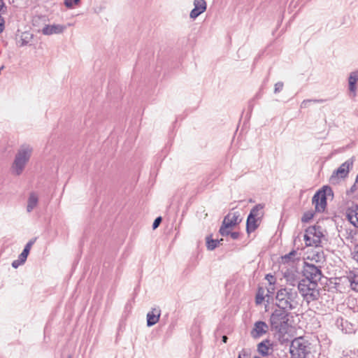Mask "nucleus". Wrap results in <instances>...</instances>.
Segmentation results:
<instances>
[{
	"label": "nucleus",
	"mask_w": 358,
	"mask_h": 358,
	"mask_svg": "<svg viewBox=\"0 0 358 358\" xmlns=\"http://www.w3.org/2000/svg\"><path fill=\"white\" fill-rule=\"evenodd\" d=\"M296 250H292L290 252H289L288 254H286L285 255H284L283 257H282V262L283 263H288L290 261L293 262L294 261V258L295 257V256L296 255Z\"/></svg>",
	"instance_id": "nucleus-29"
},
{
	"label": "nucleus",
	"mask_w": 358,
	"mask_h": 358,
	"mask_svg": "<svg viewBox=\"0 0 358 358\" xmlns=\"http://www.w3.org/2000/svg\"><path fill=\"white\" fill-rule=\"evenodd\" d=\"M298 292L293 288H280L276 292L275 306L280 309L291 311L298 306Z\"/></svg>",
	"instance_id": "nucleus-2"
},
{
	"label": "nucleus",
	"mask_w": 358,
	"mask_h": 358,
	"mask_svg": "<svg viewBox=\"0 0 358 358\" xmlns=\"http://www.w3.org/2000/svg\"><path fill=\"white\" fill-rule=\"evenodd\" d=\"M265 279L268 280L270 285H274L275 283V278L271 274H266Z\"/></svg>",
	"instance_id": "nucleus-37"
},
{
	"label": "nucleus",
	"mask_w": 358,
	"mask_h": 358,
	"mask_svg": "<svg viewBox=\"0 0 358 358\" xmlns=\"http://www.w3.org/2000/svg\"><path fill=\"white\" fill-rule=\"evenodd\" d=\"M264 208V204L259 203L255 205L250 210L248 215H250V218L256 217L259 220L262 218L264 216L263 209Z\"/></svg>",
	"instance_id": "nucleus-21"
},
{
	"label": "nucleus",
	"mask_w": 358,
	"mask_h": 358,
	"mask_svg": "<svg viewBox=\"0 0 358 358\" xmlns=\"http://www.w3.org/2000/svg\"><path fill=\"white\" fill-rule=\"evenodd\" d=\"M38 201V198L37 194L35 192L30 193L27 201V212L30 213L36 206Z\"/></svg>",
	"instance_id": "nucleus-22"
},
{
	"label": "nucleus",
	"mask_w": 358,
	"mask_h": 358,
	"mask_svg": "<svg viewBox=\"0 0 358 358\" xmlns=\"http://www.w3.org/2000/svg\"><path fill=\"white\" fill-rule=\"evenodd\" d=\"M341 358H358V350H345L343 351Z\"/></svg>",
	"instance_id": "nucleus-28"
},
{
	"label": "nucleus",
	"mask_w": 358,
	"mask_h": 358,
	"mask_svg": "<svg viewBox=\"0 0 358 358\" xmlns=\"http://www.w3.org/2000/svg\"><path fill=\"white\" fill-rule=\"evenodd\" d=\"M212 236H208L206 237V247L208 250H215L218 245L220 244V241H223V239L217 240V239H213Z\"/></svg>",
	"instance_id": "nucleus-24"
},
{
	"label": "nucleus",
	"mask_w": 358,
	"mask_h": 358,
	"mask_svg": "<svg viewBox=\"0 0 358 358\" xmlns=\"http://www.w3.org/2000/svg\"><path fill=\"white\" fill-rule=\"evenodd\" d=\"M268 292L273 293V292L270 291L269 289H267Z\"/></svg>",
	"instance_id": "nucleus-44"
},
{
	"label": "nucleus",
	"mask_w": 358,
	"mask_h": 358,
	"mask_svg": "<svg viewBox=\"0 0 358 358\" xmlns=\"http://www.w3.org/2000/svg\"><path fill=\"white\" fill-rule=\"evenodd\" d=\"M324 101V99H306L303 100L301 104V108H306L308 106V103H323Z\"/></svg>",
	"instance_id": "nucleus-33"
},
{
	"label": "nucleus",
	"mask_w": 358,
	"mask_h": 358,
	"mask_svg": "<svg viewBox=\"0 0 358 358\" xmlns=\"http://www.w3.org/2000/svg\"><path fill=\"white\" fill-rule=\"evenodd\" d=\"M229 236H231V238L233 240H236L239 238L240 234H239V232H237V231H233V232L231 231L229 234Z\"/></svg>",
	"instance_id": "nucleus-40"
},
{
	"label": "nucleus",
	"mask_w": 358,
	"mask_h": 358,
	"mask_svg": "<svg viewBox=\"0 0 358 358\" xmlns=\"http://www.w3.org/2000/svg\"><path fill=\"white\" fill-rule=\"evenodd\" d=\"M352 159H348L343 163L336 171H334L331 176V181L334 182L337 178H345L348 176L350 169L352 167Z\"/></svg>",
	"instance_id": "nucleus-8"
},
{
	"label": "nucleus",
	"mask_w": 358,
	"mask_h": 358,
	"mask_svg": "<svg viewBox=\"0 0 358 358\" xmlns=\"http://www.w3.org/2000/svg\"><path fill=\"white\" fill-rule=\"evenodd\" d=\"M227 340H228V337L227 336L224 335L222 337V341L223 343H226L227 342Z\"/></svg>",
	"instance_id": "nucleus-42"
},
{
	"label": "nucleus",
	"mask_w": 358,
	"mask_h": 358,
	"mask_svg": "<svg viewBox=\"0 0 358 358\" xmlns=\"http://www.w3.org/2000/svg\"><path fill=\"white\" fill-rule=\"evenodd\" d=\"M265 298V289L262 287H259L255 296V303L257 305H260Z\"/></svg>",
	"instance_id": "nucleus-26"
},
{
	"label": "nucleus",
	"mask_w": 358,
	"mask_h": 358,
	"mask_svg": "<svg viewBox=\"0 0 358 358\" xmlns=\"http://www.w3.org/2000/svg\"><path fill=\"white\" fill-rule=\"evenodd\" d=\"M290 315L289 311L276 308L270 315L269 324L271 331L274 332L275 336L282 345L289 343V339L287 334L290 327L289 324Z\"/></svg>",
	"instance_id": "nucleus-1"
},
{
	"label": "nucleus",
	"mask_w": 358,
	"mask_h": 358,
	"mask_svg": "<svg viewBox=\"0 0 358 358\" xmlns=\"http://www.w3.org/2000/svg\"><path fill=\"white\" fill-rule=\"evenodd\" d=\"M32 38L33 34L30 31L18 32L16 35V43L20 47L27 45Z\"/></svg>",
	"instance_id": "nucleus-12"
},
{
	"label": "nucleus",
	"mask_w": 358,
	"mask_h": 358,
	"mask_svg": "<svg viewBox=\"0 0 358 358\" xmlns=\"http://www.w3.org/2000/svg\"><path fill=\"white\" fill-rule=\"evenodd\" d=\"M271 346L270 340L266 339L257 345V351L262 356L266 357L270 354L269 350L272 349Z\"/></svg>",
	"instance_id": "nucleus-18"
},
{
	"label": "nucleus",
	"mask_w": 358,
	"mask_h": 358,
	"mask_svg": "<svg viewBox=\"0 0 358 358\" xmlns=\"http://www.w3.org/2000/svg\"><path fill=\"white\" fill-rule=\"evenodd\" d=\"M229 228V227H227V226H225V224H224V223H222V225L220 228V230H219V233L222 236H229V234H230V231L228 229Z\"/></svg>",
	"instance_id": "nucleus-34"
},
{
	"label": "nucleus",
	"mask_w": 358,
	"mask_h": 358,
	"mask_svg": "<svg viewBox=\"0 0 358 358\" xmlns=\"http://www.w3.org/2000/svg\"><path fill=\"white\" fill-rule=\"evenodd\" d=\"M268 325L265 322L257 321L251 331V336L255 338H259L268 332Z\"/></svg>",
	"instance_id": "nucleus-9"
},
{
	"label": "nucleus",
	"mask_w": 358,
	"mask_h": 358,
	"mask_svg": "<svg viewBox=\"0 0 358 358\" xmlns=\"http://www.w3.org/2000/svg\"><path fill=\"white\" fill-rule=\"evenodd\" d=\"M240 214L238 212L228 213L224 218L222 223L225 226L231 227L238 224L241 220L239 219Z\"/></svg>",
	"instance_id": "nucleus-15"
},
{
	"label": "nucleus",
	"mask_w": 358,
	"mask_h": 358,
	"mask_svg": "<svg viewBox=\"0 0 358 358\" xmlns=\"http://www.w3.org/2000/svg\"><path fill=\"white\" fill-rule=\"evenodd\" d=\"M33 149L29 145H23L15 155L11 166V171L15 176H20L24 171L26 164L30 159Z\"/></svg>",
	"instance_id": "nucleus-4"
},
{
	"label": "nucleus",
	"mask_w": 358,
	"mask_h": 358,
	"mask_svg": "<svg viewBox=\"0 0 358 358\" xmlns=\"http://www.w3.org/2000/svg\"><path fill=\"white\" fill-rule=\"evenodd\" d=\"M251 352L250 349H242L241 351L239 352L237 358H250Z\"/></svg>",
	"instance_id": "nucleus-32"
},
{
	"label": "nucleus",
	"mask_w": 358,
	"mask_h": 358,
	"mask_svg": "<svg viewBox=\"0 0 358 358\" xmlns=\"http://www.w3.org/2000/svg\"><path fill=\"white\" fill-rule=\"evenodd\" d=\"M80 3V0H64V3L67 8H74Z\"/></svg>",
	"instance_id": "nucleus-31"
},
{
	"label": "nucleus",
	"mask_w": 358,
	"mask_h": 358,
	"mask_svg": "<svg viewBox=\"0 0 358 358\" xmlns=\"http://www.w3.org/2000/svg\"><path fill=\"white\" fill-rule=\"evenodd\" d=\"M69 358H70V357H69Z\"/></svg>",
	"instance_id": "nucleus-46"
},
{
	"label": "nucleus",
	"mask_w": 358,
	"mask_h": 358,
	"mask_svg": "<svg viewBox=\"0 0 358 358\" xmlns=\"http://www.w3.org/2000/svg\"><path fill=\"white\" fill-rule=\"evenodd\" d=\"M26 261H22L21 259V257L19 255L18 259L14 260L12 262V266L15 268H17L20 265L24 264Z\"/></svg>",
	"instance_id": "nucleus-36"
},
{
	"label": "nucleus",
	"mask_w": 358,
	"mask_h": 358,
	"mask_svg": "<svg viewBox=\"0 0 358 358\" xmlns=\"http://www.w3.org/2000/svg\"><path fill=\"white\" fill-rule=\"evenodd\" d=\"M303 238L306 243V246H318L319 244L316 243V241L306 231Z\"/></svg>",
	"instance_id": "nucleus-27"
},
{
	"label": "nucleus",
	"mask_w": 358,
	"mask_h": 358,
	"mask_svg": "<svg viewBox=\"0 0 358 358\" xmlns=\"http://www.w3.org/2000/svg\"><path fill=\"white\" fill-rule=\"evenodd\" d=\"M162 217H157L154 220V222H153V223H152V229H157V228L159 226L160 223L162 222Z\"/></svg>",
	"instance_id": "nucleus-38"
},
{
	"label": "nucleus",
	"mask_w": 358,
	"mask_h": 358,
	"mask_svg": "<svg viewBox=\"0 0 358 358\" xmlns=\"http://www.w3.org/2000/svg\"><path fill=\"white\" fill-rule=\"evenodd\" d=\"M343 319L341 318V325H342V326H343Z\"/></svg>",
	"instance_id": "nucleus-43"
},
{
	"label": "nucleus",
	"mask_w": 358,
	"mask_h": 358,
	"mask_svg": "<svg viewBox=\"0 0 358 358\" xmlns=\"http://www.w3.org/2000/svg\"><path fill=\"white\" fill-rule=\"evenodd\" d=\"M261 220L253 217L250 218V215L248 216L247 221H246V231L248 234L250 233L255 231L258 227L259 226V223H258L259 221Z\"/></svg>",
	"instance_id": "nucleus-20"
},
{
	"label": "nucleus",
	"mask_w": 358,
	"mask_h": 358,
	"mask_svg": "<svg viewBox=\"0 0 358 358\" xmlns=\"http://www.w3.org/2000/svg\"><path fill=\"white\" fill-rule=\"evenodd\" d=\"M35 240H30L24 246L22 252L20 255L22 261H26L27 256L29 255L31 245L34 244Z\"/></svg>",
	"instance_id": "nucleus-25"
},
{
	"label": "nucleus",
	"mask_w": 358,
	"mask_h": 358,
	"mask_svg": "<svg viewBox=\"0 0 358 358\" xmlns=\"http://www.w3.org/2000/svg\"><path fill=\"white\" fill-rule=\"evenodd\" d=\"M5 29V20L1 15H0V34Z\"/></svg>",
	"instance_id": "nucleus-39"
},
{
	"label": "nucleus",
	"mask_w": 358,
	"mask_h": 358,
	"mask_svg": "<svg viewBox=\"0 0 358 358\" xmlns=\"http://www.w3.org/2000/svg\"><path fill=\"white\" fill-rule=\"evenodd\" d=\"M6 7L3 0H0V15L5 12Z\"/></svg>",
	"instance_id": "nucleus-41"
},
{
	"label": "nucleus",
	"mask_w": 358,
	"mask_h": 358,
	"mask_svg": "<svg viewBox=\"0 0 358 358\" xmlns=\"http://www.w3.org/2000/svg\"><path fill=\"white\" fill-rule=\"evenodd\" d=\"M289 352L292 358H315L316 355L312 343L303 337H298L292 341Z\"/></svg>",
	"instance_id": "nucleus-3"
},
{
	"label": "nucleus",
	"mask_w": 358,
	"mask_h": 358,
	"mask_svg": "<svg viewBox=\"0 0 358 358\" xmlns=\"http://www.w3.org/2000/svg\"><path fill=\"white\" fill-rule=\"evenodd\" d=\"M334 196V192L331 187L325 185L315 192L312 198V203L315 206V212L322 213L327 205V197Z\"/></svg>",
	"instance_id": "nucleus-6"
},
{
	"label": "nucleus",
	"mask_w": 358,
	"mask_h": 358,
	"mask_svg": "<svg viewBox=\"0 0 358 358\" xmlns=\"http://www.w3.org/2000/svg\"><path fill=\"white\" fill-rule=\"evenodd\" d=\"M161 315V310L158 308H152L147 314V326L150 327L157 324Z\"/></svg>",
	"instance_id": "nucleus-11"
},
{
	"label": "nucleus",
	"mask_w": 358,
	"mask_h": 358,
	"mask_svg": "<svg viewBox=\"0 0 358 358\" xmlns=\"http://www.w3.org/2000/svg\"><path fill=\"white\" fill-rule=\"evenodd\" d=\"M337 324L339 325V320H337Z\"/></svg>",
	"instance_id": "nucleus-45"
},
{
	"label": "nucleus",
	"mask_w": 358,
	"mask_h": 358,
	"mask_svg": "<svg viewBox=\"0 0 358 358\" xmlns=\"http://www.w3.org/2000/svg\"><path fill=\"white\" fill-rule=\"evenodd\" d=\"M194 8L190 13L192 18H196L206 9V3L204 0H194Z\"/></svg>",
	"instance_id": "nucleus-14"
},
{
	"label": "nucleus",
	"mask_w": 358,
	"mask_h": 358,
	"mask_svg": "<svg viewBox=\"0 0 358 358\" xmlns=\"http://www.w3.org/2000/svg\"><path fill=\"white\" fill-rule=\"evenodd\" d=\"M350 282L351 288L356 292H358V269L351 271L348 276Z\"/></svg>",
	"instance_id": "nucleus-23"
},
{
	"label": "nucleus",
	"mask_w": 358,
	"mask_h": 358,
	"mask_svg": "<svg viewBox=\"0 0 358 358\" xmlns=\"http://www.w3.org/2000/svg\"><path fill=\"white\" fill-rule=\"evenodd\" d=\"M283 86H284V84L282 82L276 83L275 84V87H274V93L277 94V93L280 92V91H282Z\"/></svg>",
	"instance_id": "nucleus-35"
},
{
	"label": "nucleus",
	"mask_w": 358,
	"mask_h": 358,
	"mask_svg": "<svg viewBox=\"0 0 358 358\" xmlns=\"http://www.w3.org/2000/svg\"><path fill=\"white\" fill-rule=\"evenodd\" d=\"M318 283L313 285V282L308 280H301L298 283V290L308 303L319 299L320 292L317 289Z\"/></svg>",
	"instance_id": "nucleus-5"
},
{
	"label": "nucleus",
	"mask_w": 358,
	"mask_h": 358,
	"mask_svg": "<svg viewBox=\"0 0 358 358\" xmlns=\"http://www.w3.org/2000/svg\"><path fill=\"white\" fill-rule=\"evenodd\" d=\"M306 231L311 235V236L316 241V243L320 245L321 243V238L323 236V234L321 231V227L317 225L310 226L308 227Z\"/></svg>",
	"instance_id": "nucleus-17"
},
{
	"label": "nucleus",
	"mask_w": 358,
	"mask_h": 358,
	"mask_svg": "<svg viewBox=\"0 0 358 358\" xmlns=\"http://www.w3.org/2000/svg\"><path fill=\"white\" fill-rule=\"evenodd\" d=\"M283 277L286 280L287 285L294 287L296 285L298 286L299 283V277L298 274L296 272H293L289 270H287L283 273Z\"/></svg>",
	"instance_id": "nucleus-16"
},
{
	"label": "nucleus",
	"mask_w": 358,
	"mask_h": 358,
	"mask_svg": "<svg viewBox=\"0 0 358 358\" xmlns=\"http://www.w3.org/2000/svg\"><path fill=\"white\" fill-rule=\"evenodd\" d=\"M302 273L303 275L305 277L303 280H308V282H313V285L318 283L323 276L320 267L306 262L303 263Z\"/></svg>",
	"instance_id": "nucleus-7"
},
{
	"label": "nucleus",
	"mask_w": 358,
	"mask_h": 358,
	"mask_svg": "<svg viewBox=\"0 0 358 358\" xmlns=\"http://www.w3.org/2000/svg\"><path fill=\"white\" fill-rule=\"evenodd\" d=\"M358 80V71H352L348 78L349 90L353 93V96H356L357 86L356 83Z\"/></svg>",
	"instance_id": "nucleus-19"
},
{
	"label": "nucleus",
	"mask_w": 358,
	"mask_h": 358,
	"mask_svg": "<svg viewBox=\"0 0 358 358\" xmlns=\"http://www.w3.org/2000/svg\"><path fill=\"white\" fill-rule=\"evenodd\" d=\"M315 213L313 210H308L303 214L301 217V222L303 223H308L314 217Z\"/></svg>",
	"instance_id": "nucleus-30"
},
{
	"label": "nucleus",
	"mask_w": 358,
	"mask_h": 358,
	"mask_svg": "<svg viewBox=\"0 0 358 358\" xmlns=\"http://www.w3.org/2000/svg\"><path fill=\"white\" fill-rule=\"evenodd\" d=\"M346 217L355 227L358 228V205L352 203L346 209Z\"/></svg>",
	"instance_id": "nucleus-10"
},
{
	"label": "nucleus",
	"mask_w": 358,
	"mask_h": 358,
	"mask_svg": "<svg viewBox=\"0 0 358 358\" xmlns=\"http://www.w3.org/2000/svg\"><path fill=\"white\" fill-rule=\"evenodd\" d=\"M65 27L60 24H47L41 30L44 35L58 34L64 31Z\"/></svg>",
	"instance_id": "nucleus-13"
}]
</instances>
